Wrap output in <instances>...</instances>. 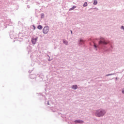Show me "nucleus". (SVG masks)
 Listing matches in <instances>:
<instances>
[{
  "label": "nucleus",
  "mask_w": 124,
  "mask_h": 124,
  "mask_svg": "<svg viewBox=\"0 0 124 124\" xmlns=\"http://www.w3.org/2000/svg\"><path fill=\"white\" fill-rule=\"evenodd\" d=\"M71 33H72V31H71Z\"/></svg>",
  "instance_id": "nucleus-15"
},
{
  "label": "nucleus",
  "mask_w": 124,
  "mask_h": 124,
  "mask_svg": "<svg viewBox=\"0 0 124 124\" xmlns=\"http://www.w3.org/2000/svg\"><path fill=\"white\" fill-rule=\"evenodd\" d=\"M122 93H124V89H123L122 91Z\"/></svg>",
  "instance_id": "nucleus-12"
},
{
  "label": "nucleus",
  "mask_w": 124,
  "mask_h": 124,
  "mask_svg": "<svg viewBox=\"0 0 124 124\" xmlns=\"http://www.w3.org/2000/svg\"><path fill=\"white\" fill-rule=\"evenodd\" d=\"M87 6H88V2H85L84 3V4H83V6H84V7H85Z\"/></svg>",
  "instance_id": "nucleus-9"
},
{
  "label": "nucleus",
  "mask_w": 124,
  "mask_h": 124,
  "mask_svg": "<svg viewBox=\"0 0 124 124\" xmlns=\"http://www.w3.org/2000/svg\"><path fill=\"white\" fill-rule=\"evenodd\" d=\"M94 46L95 47V48H96V46H95V45H94Z\"/></svg>",
  "instance_id": "nucleus-14"
},
{
  "label": "nucleus",
  "mask_w": 124,
  "mask_h": 124,
  "mask_svg": "<svg viewBox=\"0 0 124 124\" xmlns=\"http://www.w3.org/2000/svg\"><path fill=\"white\" fill-rule=\"evenodd\" d=\"M72 89H73V90H77V89H78V86L76 85H74L72 87Z\"/></svg>",
  "instance_id": "nucleus-5"
},
{
  "label": "nucleus",
  "mask_w": 124,
  "mask_h": 124,
  "mask_svg": "<svg viewBox=\"0 0 124 124\" xmlns=\"http://www.w3.org/2000/svg\"><path fill=\"white\" fill-rule=\"evenodd\" d=\"M75 8H76V6H73V7L70 8L69 10L70 11L73 10Z\"/></svg>",
  "instance_id": "nucleus-10"
},
{
  "label": "nucleus",
  "mask_w": 124,
  "mask_h": 124,
  "mask_svg": "<svg viewBox=\"0 0 124 124\" xmlns=\"http://www.w3.org/2000/svg\"><path fill=\"white\" fill-rule=\"evenodd\" d=\"M43 31L45 34H46V33H48V32H49V27H45L43 30Z\"/></svg>",
  "instance_id": "nucleus-3"
},
{
  "label": "nucleus",
  "mask_w": 124,
  "mask_h": 124,
  "mask_svg": "<svg viewBox=\"0 0 124 124\" xmlns=\"http://www.w3.org/2000/svg\"><path fill=\"white\" fill-rule=\"evenodd\" d=\"M63 43L64 44H65V45H67L68 44V42L67 41H66L65 40H63Z\"/></svg>",
  "instance_id": "nucleus-6"
},
{
  "label": "nucleus",
  "mask_w": 124,
  "mask_h": 124,
  "mask_svg": "<svg viewBox=\"0 0 124 124\" xmlns=\"http://www.w3.org/2000/svg\"><path fill=\"white\" fill-rule=\"evenodd\" d=\"M93 4H94V5H96V4H97V0H94Z\"/></svg>",
  "instance_id": "nucleus-11"
},
{
  "label": "nucleus",
  "mask_w": 124,
  "mask_h": 124,
  "mask_svg": "<svg viewBox=\"0 0 124 124\" xmlns=\"http://www.w3.org/2000/svg\"><path fill=\"white\" fill-rule=\"evenodd\" d=\"M106 113V112H105V110L99 109L97 111V112L96 113V116H97L98 117H101V116L104 115V114Z\"/></svg>",
  "instance_id": "nucleus-1"
},
{
  "label": "nucleus",
  "mask_w": 124,
  "mask_h": 124,
  "mask_svg": "<svg viewBox=\"0 0 124 124\" xmlns=\"http://www.w3.org/2000/svg\"><path fill=\"white\" fill-rule=\"evenodd\" d=\"M33 28H34V30H35V26H34L33 25Z\"/></svg>",
  "instance_id": "nucleus-13"
},
{
  "label": "nucleus",
  "mask_w": 124,
  "mask_h": 124,
  "mask_svg": "<svg viewBox=\"0 0 124 124\" xmlns=\"http://www.w3.org/2000/svg\"><path fill=\"white\" fill-rule=\"evenodd\" d=\"M38 39V37H36V38H32L31 39V42L32 43V44H35L36 43V41L37 40V39Z\"/></svg>",
  "instance_id": "nucleus-4"
},
{
  "label": "nucleus",
  "mask_w": 124,
  "mask_h": 124,
  "mask_svg": "<svg viewBox=\"0 0 124 124\" xmlns=\"http://www.w3.org/2000/svg\"><path fill=\"white\" fill-rule=\"evenodd\" d=\"M75 123H76V124H80L81 123H82V121L80 120H76L75 121Z\"/></svg>",
  "instance_id": "nucleus-7"
},
{
  "label": "nucleus",
  "mask_w": 124,
  "mask_h": 124,
  "mask_svg": "<svg viewBox=\"0 0 124 124\" xmlns=\"http://www.w3.org/2000/svg\"><path fill=\"white\" fill-rule=\"evenodd\" d=\"M37 29H38V30H42L43 29L42 26L41 25L38 26Z\"/></svg>",
  "instance_id": "nucleus-8"
},
{
  "label": "nucleus",
  "mask_w": 124,
  "mask_h": 124,
  "mask_svg": "<svg viewBox=\"0 0 124 124\" xmlns=\"http://www.w3.org/2000/svg\"><path fill=\"white\" fill-rule=\"evenodd\" d=\"M99 45L103 44V45H106L108 44V42H106L104 38H101L100 41L99 42Z\"/></svg>",
  "instance_id": "nucleus-2"
}]
</instances>
